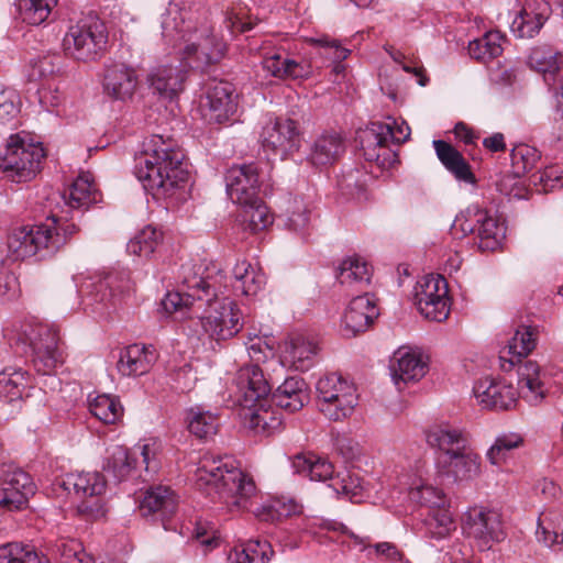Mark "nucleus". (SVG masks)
<instances>
[{"label": "nucleus", "mask_w": 563, "mask_h": 563, "mask_svg": "<svg viewBox=\"0 0 563 563\" xmlns=\"http://www.w3.org/2000/svg\"><path fill=\"white\" fill-rule=\"evenodd\" d=\"M227 275L213 262L187 263L181 266V286L177 291L167 292L162 308L167 313L189 308L195 300L205 301L207 308L199 317L202 331L216 342L235 336L243 328L239 306L227 296Z\"/></svg>", "instance_id": "nucleus-1"}, {"label": "nucleus", "mask_w": 563, "mask_h": 563, "mask_svg": "<svg viewBox=\"0 0 563 563\" xmlns=\"http://www.w3.org/2000/svg\"><path fill=\"white\" fill-rule=\"evenodd\" d=\"M196 486L213 501L251 510L262 521L275 522L301 512V506L292 499H276L252 509V499L257 495L256 485L249 474L234 466L229 456L206 453L196 471Z\"/></svg>", "instance_id": "nucleus-2"}, {"label": "nucleus", "mask_w": 563, "mask_h": 563, "mask_svg": "<svg viewBox=\"0 0 563 563\" xmlns=\"http://www.w3.org/2000/svg\"><path fill=\"white\" fill-rule=\"evenodd\" d=\"M185 158L184 151L173 139L153 134L142 143L136 176L155 198L173 197L189 178Z\"/></svg>", "instance_id": "nucleus-3"}, {"label": "nucleus", "mask_w": 563, "mask_h": 563, "mask_svg": "<svg viewBox=\"0 0 563 563\" xmlns=\"http://www.w3.org/2000/svg\"><path fill=\"white\" fill-rule=\"evenodd\" d=\"M537 345V330L533 327H519L508 343V353L512 356L511 364L517 361L518 387L521 396L530 404L540 402L548 391V372L541 369L534 361L521 362Z\"/></svg>", "instance_id": "nucleus-4"}, {"label": "nucleus", "mask_w": 563, "mask_h": 563, "mask_svg": "<svg viewBox=\"0 0 563 563\" xmlns=\"http://www.w3.org/2000/svg\"><path fill=\"white\" fill-rule=\"evenodd\" d=\"M389 122H371L357 135L364 158L375 163L380 169H388L397 163V153L389 143L401 144L409 139L410 128L402 121L397 123L389 118Z\"/></svg>", "instance_id": "nucleus-5"}, {"label": "nucleus", "mask_w": 563, "mask_h": 563, "mask_svg": "<svg viewBox=\"0 0 563 563\" xmlns=\"http://www.w3.org/2000/svg\"><path fill=\"white\" fill-rule=\"evenodd\" d=\"M108 33L96 15H87L68 27L62 46L66 56L77 60H93L104 48Z\"/></svg>", "instance_id": "nucleus-6"}, {"label": "nucleus", "mask_w": 563, "mask_h": 563, "mask_svg": "<svg viewBox=\"0 0 563 563\" xmlns=\"http://www.w3.org/2000/svg\"><path fill=\"white\" fill-rule=\"evenodd\" d=\"M64 240L52 236L45 223L23 225L13 229L8 235V252L13 261L36 256L45 260L55 255L63 247Z\"/></svg>", "instance_id": "nucleus-7"}, {"label": "nucleus", "mask_w": 563, "mask_h": 563, "mask_svg": "<svg viewBox=\"0 0 563 563\" xmlns=\"http://www.w3.org/2000/svg\"><path fill=\"white\" fill-rule=\"evenodd\" d=\"M140 465L144 467V472L139 474L143 482L153 479L159 471V461L153 446L143 444L134 451L115 446L103 465V476L120 483L136 474Z\"/></svg>", "instance_id": "nucleus-8"}, {"label": "nucleus", "mask_w": 563, "mask_h": 563, "mask_svg": "<svg viewBox=\"0 0 563 563\" xmlns=\"http://www.w3.org/2000/svg\"><path fill=\"white\" fill-rule=\"evenodd\" d=\"M316 390L319 410L332 421L349 418L358 401L354 385L334 373L320 377Z\"/></svg>", "instance_id": "nucleus-9"}, {"label": "nucleus", "mask_w": 563, "mask_h": 563, "mask_svg": "<svg viewBox=\"0 0 563 563\" xmlns=\"http://www.w3.org/2000/svg\"><path fill=\"white\" fill-rule=\"evenodd\" d=\"M44 157L45 152L40 143L25 142L19 135H11L0 155V168L11 173L18 181H27L40 172Z\"/></svg>", "instance_id": "nucleus-10"}, {"label": "nucleus", "mask_w": 563, "mask_h": 563, "mask_svg": "<svg viewBox=\"0 0 563 563\" xmlns=\"http://www.w3.org/2000/svg\"><path fill=\"white\" fill-rule=\"evenodd\" d=\"M455 225H459L465 234H476V244L482 251L497 250L506 236V228L503 223L477 206L467 208L465 213L459 216Z\"/></svg>", "instance_id": "nucleus-11"}, {"label": "nucleus", "mask_w": 563, "mask_h": 563, "mask_svg": "<svg viewBox=\"0 0 563 563\" xmlns=\"http://www.w3.org/2000/svg\"><path fill=\"white\" fill-rule=\"evenodd\" d=\"M448 283L441 275L422 277L415 288V300L419 312L429 320L442 322L450 314Z\"/></svg>", "instance_id": "nucleus-12"}, {"label": "nucleus", "mask_w": 563, "mask_h": 563, "mask_svg": "<svg viewBox=\"0 0 563 563\" xmlns=\"http://www.w3.org/2000/svg\"><path fill=\"white\" fill-rule=\"evenodd\" d=\"M66 489H73L80 499L78 511L88 519L96 520L104 516L101 495L106 490V478L98 472L70 474L64 482Z\"/></svg>", "instance_id": "nucleus-13"}, {"label": "nucleus", "mask_w": 563, "mask_h": 563, "mask_svg": "<svg viewBox=\"0 0 563 563\" xmlns=\"http://www.w3.org/2000/svg\"><path fill=\"white\" fill-rule=\"evenodd\" d=\"M181 51L183 62L191 69L203 70L219 62L225 52V43L218 38L209 27L196 30L185 38Z\"/></svg>", "instance_id": "nucleus-14"}, {"label": "nucleus", "mask_w": 563, "mask_h": 563, "mask_svg": "<svg viewBox=\"0 0 563 563\" xmlns=\"http://www.w3.org/2000/svg\"><path fill=\"white\" fill-rule=\"evenodd\" d=\"M137 508L141 517L168 530L178 508V496L169 486H150L139 496Z\"/></svg>", "instance_id": "nucleus-15"}, {"label": "nucleus", "mask_w": 563, "mask_h": 563, "mask_svg": "<svg viewBox=\"0 0 563 563\" xmlns=\"http://www.w3.org/2000/svg\"><path fill=\"white\" fill-rule=\"evenodd\" d=\"M463 529L482 550L489 549L494 542H500L506 537L501 515L484 507H473L465 514Z\"/></svg>", "instance_id": "nucleus-16"}, {"label": "nucleus", "mask_w": 563, "mask_h": 563, "mask_svg": "<svg viewBox=\"0 0 563 563\" xmlns=\"http://www.w3.org/2000/svg\"><path fill=\"white\" fill-rule=\"evenodd\" d=\"M33 353V363L37 372L49 374L59 363L63 354L58 349V331L47 324H36L27 334Z\"/></svg>", "instance_id": "nucleus-17"}, {"label": "nucleus", "mask_w": 563, "mask_h": 563, "mask_svg": "<svg viewBox=\"0 0 563 563\" xmlns=\"http://www.w3.org/2000/svg\"><path fill=\"white\" fill-rule=\"evenodd\" d=\"M439 474L453 482H471L482 473V460L472 443L450 455H439L437 459Z\"/></svg>", "instance_id": "nucleus-18"}, {"label": "nucleus", "mask_w": 563, "mask_h": 563, "mask_svg": "<svg viewBox=\"0 0 563 563\" xmlns=\"http://www.w3.org/2000/svg\"><path fill=\"white\" fill-rule=\"evenodd\" d=\"M227 194L238 205L255 203L258 197L260 176L255 164L232 166L225 174Z\"/></svg>", "instance_id": "nucleus-19"}, {"label": "nucleus", "mask_w": 563, "mask_h": 563, "mask_svg": "<svg viewBox=\"0 0 563 563\" xmlns=\"http://www.w3.org/2000/svg\"><path fill=\"white\" fill-rule=\"evenodd\" d=\"M261 140L265 147L280 152L283 155L299 150L301 133L298 123L289 118L269 120L263 128Z\"/></svg>", "instance_id": "nucleus-20"}, {"label": "nucleus", "mask_w": 563, "mask_h": 563, "mask_svg": "<svg viewBox=\"0 0 563 563\" xmlns=\"http://www.w3.org/2000/svg\"><path fill=\"white\" fill-rule=\"evenodd\" d=\"M473 394L478 404L486 409L509 410L514 408L518 399V390L505 379L484 377L478 379Z\"/></svg>", "instance_id": "nucleus-21"}, {"label": "nucleus", "mask_w": 563, "mask_h": 563, "mask_svg": "<svg viewBox=\"0 0 563 563\" xmlns=\"http://www.w3.org/2000/svg\"><path fill=\"white\" fill-rule=\"evenodd\" d=\"M36 486L32 477L20 468L8 471L0 485V508L8 511L23 508Z\"/></svg>", "instance_id": "nucleus-22"}, {"label": "nucleus", "mask_w": 563, "mask_h": 563, "mask_svg": "<svg viewBox=\"0 0 563 563\" xmlns=\"http://www.w3.org/2000/svg\"><path fill=\"white\" fill-rule=\"evenodd\" d=\"M390 376L396 386L420 380L428 371L427 360L418 350L401 346L389 361Z\"/></svg>", "instance_id": "nucleus-23"}, {"label": "nucleus", "mask_w": 563, "mask_h": 563, "mask_svg": "<svg viewBox=\"0 0 563 563\" xmlns=\"http://www.w3.org/2000/svg\"><path fill=\"white\" fill-rule=\"evenodd\" d=\"M128 289V279L118 273L107 274L91 285L86 297V306L100 316L109 313V309L117 305L120 295Z\"/></svg>", "instance_id": "nucleus-24"}, {"label": "nucleus", "mask_w": 563, "mask_h": 563, "mask_svg": "<svg viewBox=\"0 0 563 563\" xmlns=\"http://www.w3.org/2000/svg\"><path fill=\"white\" fill-rule=\"evenodd\" d=\"M238 401L242 408H250L256 401L269 397L272 387L263 371L256 364L241 367L235 376Z\"/></svg>", "instance_id": "nucleus-25"}, {"label": "nucleus", "mask_w": 563, "mask_h": 563, "mask_svg": "<svg viewBox=\"0 0 563 563\" xmlns=\"http://www.w3.org/2000/svg\"><path fill=\"white\" fill-rule=\"evenodd\" d=\"M233 86L229 81H212L202 104L203 117L209 123L221 124L230 119L236 110L232 97Z\"/></svg>", "instance_id": "nucleus-26"}, {"label": "nucleus", "mask_w": 563, "mask_h": 563, "mask_svg": "<svg viewBox=\"0 0 563 563\" xmlns=\"http://www.w3.org/2000/svg\"><path fill=\"white\" fill-rule=\"evenodd\" d=\"M376 301L367 292L354 297L343 316V330L347 335L355 336L365 332L378 317Z\"/></svg>", "instance_id": "nucleus-27"}, {"label": "nucleus", "mask_w": 563, "mask_h": 563, "mask_svg": "<svg viewBox=\"0 0 563 563\" xmlns=\"http://www.w3.org/2000/svg\"><path fill=\"white\" fill-rule=\"evenodd\" d=\"M426 441L440 452L439 455H450L452 451H459L472 443L466 430L445 421L430 426L426 431Z\"/></svg>", "instance_id": "nucleus-28"}, {"label": "nucleus", "mask_w": 563, "mask_h": 563, "mask_svg": "<svg viewBox=\"0 0 563 563\" xmlns=\"http://www.w3.org/2000/svg\"><path fill=\"white\" fill-rule=\"evenodd\" d=\"M262 66L265 71L278 79L305 78L311 73L309 65L291 59L282 47L263 53Z\"/></svg>", "instance_id": "nucleus-29"}, {"label": "nucleus", "mask_w": 563, "mask_h": 563, "mask_svg": "<svg viewBox=\"0 0 563 563\" xmlns=\"http://www.w3.org/2000/svg\"><path fill=\"white\" fill-rule=\"evenodd\" d=\"M156 361L153 346L132 344L121 350L117 362L118 372L125 377L146 374Z\"/></svg>", "instance_id": "nucleus-30"}, {"label": "nucleus", "mask_w": 563, "mask_h": 563, "mask_svg": "<svg viewBox=\"0 0 563 563\" xmlns=\"http://www.w3.org/2000/svg\"><path fill=\"white\" fill-rule=\"evenodd\" d=\"M137 86V76L133 68L124 64H113L106 68L103 88L114 99L131 98Z\"/></svg>", "instance_id": "nucleus-31"}, {"label": "nucleus", "mask_w": 563, "mask_h": 563, "mask_svg": "<svg viewBox=\"0 0 563 563\" xmlns=\"http://www.w3.org/2000/svg\"><path fill=\"white\" fill-rule=\"evenodd\" d=\"M269 398L278 409L298 411L309 400L307 384L298 376L288 377L274 393L271 391Z\"/></svg>", "instance_id": "nucleus-32"}, {"label": "nucleus", "mask_w": 563, "mask_h": 563, "mask_svg": "<svg viewBox=\"0 0 563 563\" xmlns=\"http://www.w3.org/2000/svg\"><path fill=\"white\" fill-rule=\"evenodd\" d=\"M269 397L256 401L254 407L242 408V417L249 428L256 433L271 434L282 424V417L277 409L273 408Z\"/></svg>", "instance_id": "nucleus-33"}, {"label": "nucleus", "mask_w": 563, "mask_h": 563, "mask_svg": "<svg viewBox=\"0 0 563 563\" xmlns=\"http://www.w3.org/2000/svg\"><path fill=\"white\" fill-rule=\"evenodd\" d=\"M186 71L179 66L164 65L153 69L147 81L161 97L173 99L184 89Z\"/></svg>", "instance_id": "nucleus-34"}, {"label": "nucleus", "mask_w": 563, "mask_h": 563, "mask_svg": "<svg viewBox=\"0 0 563 563\" xmlns=\"http://www.w3.org/2000/svg\"><path fill=\"white\" fill-rule=\"evenodd\" d=\"M345 151L344 141L335 132L321 134L313 142L309 159L316 166H323L334 163Z\"/></svg>", "instance_id": "nucleus-35"}, {"label": "nucleus", "mask_w": 563, "mask_h": 563, "mask_svg": "<svg viewBox=\"0 0 563 563\" xmlns=\"http://www.w3.org/2000/svg\"><path fill=\"white\" fill-rule=\"evenodd\" d=\"M65 203L74 211H85L98 201V191L88 174L79 175L63 194Z\"/></svg>", "instance_id": "nucleus-36"}, {"label": "nucleus", "mask_w": 563, "mask_h": 563, "mask_svg": "<svg viewBox=\"0 0 563 563\" xmlns=\"http://www.w3.org/2000/svg\"><path fill=\"white\" fill-rule=\"evenodd\" d=\"M371 267L361 257H349L344 260L336 275L342 286L355 291L365 289L371 282Z\"/></svg>", "instance_id": "nucleus-37"}, {"label": "nucleus", "mask_w": 563, "mask_h": 563, "mask_svg": "<svg viewBox=\"0 0 563 563\" xmlns=\"http://www.w3.org/2000/svg\"><path fill=\"white\" fill-rule=\"evenodd\" d=\"M433 146L438 158L448 170L460 180L474 183L475 177L468 163L455 147L442 140L433 141Z\"/></svg>", "instance_id": "nucleus-38"}, {"label": "nucleus", "mask_w": 563, "mask_h": 563, "mask_svg": "<svg viewBox=\"0 0 563 563\" xmlns=\"http://www.w3.org/2000/svg\"><path fill=\"white\" fill-rule=\"evenodd\" d=\"M31 385L30 376L21 368L7 367L0 372V399L7 402L21 400Z\"/></svg>", "instance_id": "nucleus-39"}, {"label": "nucleus", "mask_w": 563, "mask_h": 563, "mask_svg": "<svg viewBox=\"0 0 563 563\" xmlns=\"http://www.w3.org/2000/svg\"><path fill=\"white\" fill-rule=\"evenodd\" d=\"M292 467L296 473L308 476L311 481L331 483L335 478L333 465L313 454H297L292 459Z\"/></svg>", "instance_id": "nucleus-40"}, {"label": "nucleus", "mask_w": 563, "mask_h": 563, "mask_svg": "<svg viewBox=\"0 0 563 563\" xmlns=\"http://www.w3.org/2000/svg\"><path fill=\"white\" fill-rule=\"evenodd\" d=\"M560 52L554 49L550 45H538L530 51L528 56V66L541 73L544 80L550 84V80H554L555 74L560 70Z\"/></svg>", "instance_id": "nucleus-41"}, {"label": "nucleus", "mask_w": 563, "mask_h": 563, "mask_svg": "<svg viewBox=\"0 0 563 563\" xmlns=\"http://www.w3.org/2000/svg\"><path fill=\"white\" fill-rule=\"evenodd\" d=\"M539 7L542 5L544 9L539 12L528 11L522 9L512 20L510 30L512 34L519 38H531L537 35L547 20V7L548 4L543 0H536Z\"/></svg>", "instance_id": "nucleus-42"}, {"label": "nucleus", "mask_w": 563, "mask_h": 563, "mask_svg": "<svg viewBox=\"0 0 563 563\" xmlns=\"http://www.w3.org/2000/svg\"><path fill=\"white\" fill-rule=\"evenodd\" d=\"M343 533L347 534L355 544L361 545V551L366 552L369 560L379 559L387 562L401 561L402 553L398 550L396 544L391 542L371 543L369 537H360L352 531H349L343 525H340Z\"/></svg>", "instance_id": "nucleus-43"}, {"label": "nucleus", "mask_w": 563, "mask_h": 563, "mask_svg": "<svg viewBox=\"0 0 563 563\" xmlns=\"http://www.w3.org/2000/svg\"><path fill=\"white\" fill-rule=\"evenodd\" d=\"M186 422L191 434L199 439H208L218 432L219 416L196 406L187 410Z\"/></svg>", "instance_id": "nucleus-44"}, {"label": "nucleus", "mask_w": 563, "mask_h": 563, "mask_svg": "<svg viewBox=\"0 0 563 563\" xmlns=\"http://www.w3.org/2000/svg\"><path fill=\"white\" fill-rule=\"evenodd\" d=\"M525 439L517 432H504L499 434L486 452L488 462L500 466L511 456V452L523 445Z\"/></svg>", "instance_id": "nucleus-45"}, {"label": "nucleus", "mask_w": 563, "mask_h": 563, "mask_svg": "<svg viewBox=\"0 0 563 563\" xmlns=\"http://www.w3.org/2000/svg\"><path fill=\"white\" fill-rule=\"evenodd\" d=\"M316 353L317 346L301 335L292 336L286 343L285 357L298 371L308 369Z\"/></svg>", "instance_id": "nucleus-46"}, {"label": "nucleus", "mask_w": 563, "mask_h": 563, "mask_svg": "<svg viewBox=\"0 0 563 563\" xmlns=\"http://www.w3.org/2000/svg\"><path fill=\"white\" fill-rule=\"evenodd\" d=\"M243 211L241 213L244 229L256 233L268 228L273 221V214L269 212L268 207L257 197L255 203L242 205Z\"/></svg>", "instance_id": "nucleus-47"}, {"label": "nucleus", "mask_w": 563, "mask_h": 563, "mask_svg": "<svg viewBox=\"0 0 563 563\" xmlns=\"http://www.w3.org/2000/svg\"><path fill=\"white\" fill-rule=\"evenodd\" d=\"M272 553V547L267 541L250 540L234 549L231 560L232 563H267Z\"/></svg>", "instance_id": "nucleus-48"}, {"label": "nucleus", "mask_w": 563, "mask_h": 563, "mask_svg": "<svg viewBox=\"0 0 563 563\" xmlns=\"http://www.w3.org/2000/svg\"><path fill=\"white\" fill-rule=\"evenodd\" d=\"M162 238V232L156 228L146 225L128 243V252L140 257H148L155 252Z\"/></svg>", "instance_id": "nucleus-49"}, {"label": "nucleus", "mask_w": 563, "mask_h": 563, "mask_svg": "<svg viewBox=\"0 0 563 563\" xmlns=\"http://www.w3.org/2000/svg\"><path fill=\"white\" fill-rule=\"evenodd\" d=\"M503 40L499 32H487L483 37L470 42L468 54L479 60L495 58L503 53Z\"/></svg>", "instance_id": "nucleus-50"}, {"label": "nucleus", "mask_w": 563, "mask_h": 563, "mask_svg": "<svg viewBox=\"0 0 563 563\" xmlns=\"http://www.w3.org/2000/svg\"><path fill=\"white\" fill-rule=\"evenodd\" d=\"M53 551L58 563H93L92 558L76 539L60 538L56 540Z\"/></svg>", "instance_id": "nucleus-51"}, {"label": "nucleus", "mask_w": 563, "mask_h": 563, "mask_svg": "<svg viewBox=\"0 0 563 563\" xmlns=\"http://www.w3.org/2000/svg\"><path fill=\"white\" fill-rule=\"evenodd\" d=\"M0 563H49L32 547L12 542L0 547Z\"/></svg>", "instance_id": "nucleus-52"}, {"label": "nucleus", "mask_w": 563, "mask_h": 563, "mask_svg": "<svg viewBox=\"0 0 563 563\" xmlns=\"http://www.w3.org/2000/svg\"><path fill=\"white\" fill-rule=\"evenodd\" d=\"M90 412L100 421L113 424L123 416V407L118 399L109 395H99L89 404Z\"/></svg>", "instance_id": "nucleus-53"}, {"label": "nucleus", "mask_w": 563, "mask_h": 563, "mask_svg": "<svg viewBox=\"0 0 563 563\" xmlns=\"http://www.w3.org/2000/svg\"><path fill=\"white\" fill-rule=\"evenodd\" d=\"M511 167L517 177L538 168L541 155L536 147L527 144H519L511 150Z\"/></svg>", "instance_id": "nucleus-54"}, {"label": "nucleus", "mask_w": 563, "mask_h": 563, "mask_svg": "<svg viewBox=\"0 0 563 563\" xmlns=\"http://www.w3.org/2000/svg\"><path fill=\"white\" fill-rule=\"evenodd\" d=\"M57 0H19V11L24 22L40 25L47 20Z\"/></svg>", "instance_id": "nucleus-55"}, {"label": "nucleus", "mask_w": 563, "mask_h": 563, "mask_svg": "<svg viewBox=\"0 0 563 563\" xmlns=\"http://www.w3.org/2000/svg\"><path fill=\"white\" fill-rule=\"evenodd\" d=\"M328 485L336 494L345 496L352 503H358L363 497V479L355 473L349 471L339 473Z\"/></svg>", "instance_id": "nucleus-56"}, {"label": "nucleus", "mask_w": 563, "mask_h": 563, "mask_svg": "<svg viewBox=\"0 0 563 563\" xmlns=\"http://www.w3.org/2000/svg\"><path fill=\"white\" fill-rule=\"evenodd\" d=\"M427 533L430 538L443 539L455 529L451 512L442 507L431 509L426 519Z\"/></svg>", "instance_id": "nucleus-57"}, {"label": "nucleus", "mask_w": 563, "mask_h": 563, "mask_svg": "<svg viewBox=\"0 0 563 563\" xmlns=\"http://www.w3.org/2000/svg\"><path fill=\"white\" fill-rule=\"evenodd\" d=\"M58 59L57 55H43L32 59L25 70L27 81L37 82L54 75L59 69Z\"/></svg>", "instance_id": "nucleus-58"}, {"label": "nucleus", "mask_w": 563, "mask_h": 563, "mask_svg": "<svg viewBox=\"0 0 563 563\" xmlns=\"http://www.w3.org/2000/svg\"><path fill=\"white\" fill-rule=\"evenodd\" d=\"M409 496L411 500L428 506L430 510L441 507L443 504L441 490L429 485L410 487Z\"/></svg>", "instance_id": "nucleus-59"}, {"label": "nucleus", "mask_w": 563, "mask_h": 563, "mask_svg": "<svg viewBox=\"0 0 563 563\" xmlns=\"http://www.w3.org/2000/svg\"><path fill=\"white\" fill-rule=\"evenodd\" d=\"M265 276L257 269H249V274L241 282L232 283L236 294L244 296H255L264 286Z\"/></svg>", "instance_id": "nucleus-60"}, {"label": "nucleus", "mask_w": 563, "mask_h": 563, "mask_svg": "<svg viewBox=\"0 0 563 563\" xmlns=\"http://www.w3.org/2000/svg\"><path fill=\"white\" fill-rule=\"evenodd\" d=\"M532 177L536 183L542 184L545 191L563 187V172L558 166H549L542 170L538 169Z\"/></svg>", "instance_id": "nucleus-61"}, {"label": "nucleus", "mask_w": 563, "mask_h": 563, "mask_svg": "<svg viewBox=\"0 0 563 563\" xmlns=\"http://www.w3.org/2000/svg\"><path fill=\"white\" fill-rule=\"evenodd\" d=\"M319 43L321 47L324 48V54L329 55L334 62H336L333 67L335 75L341 74L344 70V66L341 62L349 56L350 51L342 47L336 40L322 38L319 40Z\"/></svg>", "instance_id": "nucleus-62"}, {"label": "nucleus", "mask_w": 563, "mask_h": 563, "mask_svg": "<svg viewBox=\"0 0 563 563\" xmlns=\"http://www.w3.org/2000/svg\"><path fill=\"white\" fill-rule=\"evenodd\" d=\"M45 225L49 228L52 236H59L64 240L63 246L79 231V228L74 222L63 218L52 217L49 221L45 222Z\"/></svg>", "instance_id": "nucleus-63"}, {"label": "nucleus", "mask_w": 563, "mask_h": 563, "mask_svg": "<svg viewBox=\"0 0 563 563\" xmlns=\"http://www.w3.org/2000/svg\"><path fill=\"white\" fill-rule=\"evenodd\" d=\"M539 526L541 529H550L552 532V541L563 543V518L559 512H543L539 517Z\"/></svg>", "instance_id": "nucleus-64"}]
</instances>
